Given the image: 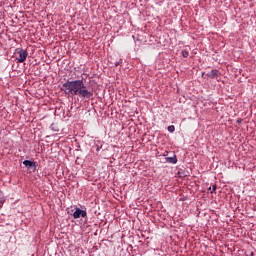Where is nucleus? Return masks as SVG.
Returning <instances> with one entry per match:
<instances>
[{"instance_id":"7","label":"nucleus","mask_w":256,"mask_h":256,"mask_svg":"<svg viewBox=\"0 0 256 256\" xmlns=\"http://www.w3.org/2000/svg\"><path fill=\"white\" fill-rule=\"evenodd\" d=\"M169 133H175V126L174 125H170L167 127Z\"/></svg>"},{"instance_id":"13","label":"nucleus","mask_w":256,"mask_h":256,"mask_svg":"<svg viewBox=\"0 0 256 256\" xmlns=\"http://www.w3.org/2000/svg\"><path fill=\"white\" fill-rule=\"evenodd\" d=\"M241 121H242L241 119H238V120H237V123H241Z\"/></svg>"},{"instance_id":"6","label":"nucleus","mask_w":256,"mask_h":256,"mask_svg":"<svg viewBox=\"0 0 256 256\" xmlns=\"http://www.w3.org/2000/svg\"><path fill=\"white\" fill-rule=\"evenodd\" d=\"M166 162L175 165L177 163V156L174 155L173 157H166Z\"/></svg>"},{"instance_id":"14","label":"nucleus","mask_w":256,"mask_h":256,"mask_svg":"<svg viewBox=\"0 0 256 256\" xmlns=\"http://www.w3.org/2000/svg\"><path fill=\"white\" fill-rule=\"evenodd\" d=\"M96 151H99V146H97Z\"/></svg>"},{"instance_id":"10","label":"nucleus","mask_w":256,"mask_h":256,"mask_svg":"<svg viewBox=\"0 0 256 256\" xmlns=\"http://www.w3.org/2000/svg\"><path fill=\"white\" fill-rule=\"evenodd\" d=\"M4 203H5V198H0V209L3 207V205H4Z\"/></svg>"},{"instance_id":"9","label":"nucleus","mask_w":256,"mask_h":256,"mask_svg":"<svg viewBox=\"0 0 256 256\" xmlns=\"http://www.w3.org/2000/svg\"><path fill=\"white\" fill-rule=\"evenodd\" d=\"M182 57H184V58H187V57H189V51H187V50H182Z\"/></svg>"},{"instance_id":"2","label":"nucleus","mask_w":256,"mask_h":256,"mask_svg":"<svg viewBox=\"0 0 256 256\" xmlns=\"http://www.w3.org/2000/svg\"><path fill=\"white\" fill-rule=\"evenodd\" d=\"M16 53H18L19 57L17 58L18 63H25L27 57L29 56V52L23 49H16Z\"/></svg>"},{"instance_id":"11","label":"nucleus","mask_w":256,"mask_h":256,"mask_svg":"<svg viewBox=\"0 0 256 256\" xmlns=\"http://www.w3.org/2000/svg\"><path fill=\"white\" fill-rule=\"evenodd\" d=\"M123 64V59H120L118 62L115 63V67H119V65Z\"/></svg>"},{"instance_id":"1","label":"nucleus","mask_w":256,"mask_h":256,"mask_svg":"<svg viewBox=\"0 0 256 256\" xmlns=\"http://www.w3.org/2000/svg\"><path fill=\"white\" fill-rule=\"evenodd\" d=\"M61 91L68 97L77 95L80 99H93V91L87 89L83 80H67L62 84Z\"/></svg>"},{"instance_id":"4","label":"nucleus","mask_w":256,"mask_h":256,"mask_svg":"<svg viewBox=\"0 0 256 256\" xmlns=\"http://www.w3.org/2000/svg\"><path fill=\"white\" fill-rule=\"evenodd\" d=\"M23 165H25V167L28 169H32V167H34V169H37V162H33L31 160H24Z\"/></svg>"},{"instance_id":"12","label":"nucleus","mask_w":256,"mask_h":256,"mask_svg":"<svg viewBox=\"0 0 256 256\" xmlns=\"http://www.w3.org/2000/svg\"><path fill=\"white\" fill-rule=\"evenodd\" d=\"M247 256H255V253L254 252H250V255H247Z\"/></svg>"},{"instance_id":"3","label":"nucleus","mask_w":256,"mask_h":256,"mask_svg":"<svg viewBox=\"0 0 256 256\" xmlns=\"http://www.w3.org/2000/svg\"><path fill=\"white\" fill-rule=\"evenodd\" d=\"M74 219H79L81 217H87V211L81 210V208H76L75 212L73 213Z\"/></svg>"},{"instance_id":"5","label":"nucleus","mask_w":256,"mask_h":256,"mask_svg":"<svg viewBox=\"0 0 256 256\" xmlns=\"http://www.w3.org/2000/svg\"><path fill=\"white\" fill-rule=\"evenodd\" d=\"M219 76V70L213 69L211 72L207 74V77H210V79H215V77Z\"/></svg>"},{"instance_id":"8","label":"nucleus","mask_w":256,"mask_h":256,"mask_svg":"<svg viewBox=\"0 0 256 256\" xmlns=\"http://www.w3.org/2000/svg\"><path fill=\"white\" fill-rule=\"evenodd\" d=\"M208 191H210V193H215V191H217V185H213L212 188L209 187Z\"/></svg>"}]
</instances>
